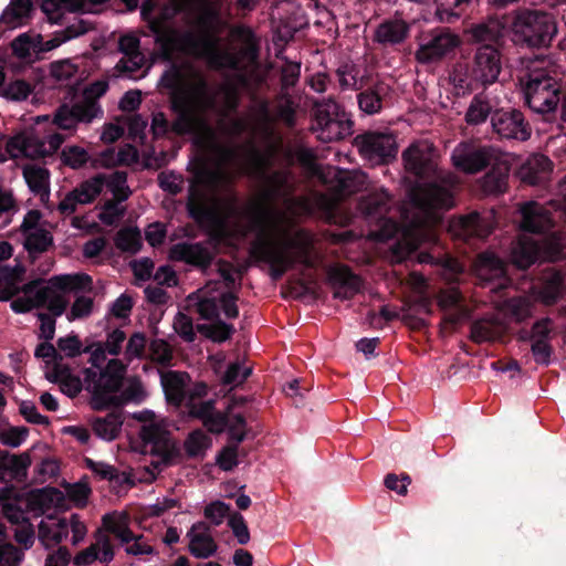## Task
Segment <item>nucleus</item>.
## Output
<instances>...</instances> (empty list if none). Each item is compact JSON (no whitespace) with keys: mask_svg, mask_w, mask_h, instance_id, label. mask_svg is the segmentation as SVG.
Here are the masks:
<instances>
[{"mask_svg":"<svg viewBox=\"0 0 566 566\" xmlns=\"http://www.w3.org/2000/svg\"><path fill=\"white\" fill-rule=\"evenodd\" d=\"M218 282H209L205 287L188 296V301L196 307L202 319L211 321L219 317L218 296L211 295Z\"/></svg>","mask_w":566,"mask_h":566,"instance_id":"30","label":"nucleus"},{"mask_svg":"<svg viewBox=\"0 0 566 566\" xmlns=\"http://www.w3.org/2000/svg\"><path fill=\"white\" fill-rule=\"evenodd\" d=\"M102 116L103 111L98 103L81 96L72 105H61L54 114L53 123L61 129L73 130L80 123L90 124Z\"/></svg>","mask_w":566,"mask_h":566,"instance_id":"14","label":"nucleus"},{"mask_svg":"<svg viewBox=\"0 0 566 566\" xmlns=\"http://www.w3.org/2000/svg\"><path fill=\"white\" fill-rule=\"evenodd\" d=\"M161 82L170 90L177 117L170 124L164 113H154V136L163 137L169 130L176 135L190 134L202 151V163L188 193L190 216L206 227L216 242L244 239L254 232L250 253L270 264V275L275 281L296 262L310 266L312 237L295 229L292 217L310 212L311 206L306 197H293L296 179L291 171L276 170L264 176L259 192L242 206L230 189L232 176L228 164L235 160L237 153L219 140L207 113L217 111L220 116L221 111H234L238 91L228 84L210 88L201 71L189 61L172 63Z\"/></svg>","mask_w":566,"mask_h":566,"instance_id":"1","label":"nucleus"},{"mask_svg":"<svg viewBox=\"0 0 566 566\" xmlns=\"http://www.w3.org/2000/svg\"><path fill=\"white\" fill-rule=\"evenodd\" d=\"M474 269L478 277L483 282H492L494 280H503L505 275V266L492 252H483L478 255Z\"/></svg>","mask_w":566,"mask_h":566,"instance_id":"36","label":"nucleus"},{"mask_svg":"<svg viewBox=\"0 0 566 566\" xmlns=\"http://www.w3.org/2000/svg\"><path fill=\"white\" fill-rule=\"evenodd\" d=\"M91 29L92 27L88 22L78 20L75 23L67 25L64 30L55 33L54 38L44 42L41 48H38V50L39 52L51 51L73 38L85 34Z\"/></svg>","mask_w":566,"mask_h":566,"instance_id":"46","label":"nucleus"},{"mask_svg":"<svg viewBox=\"0 0 566 566\" xmlns=\"http://www.w3.org/2000/svg\"><path fill=\"white\" fill-rule=\"evenodd\" d=\"M449 231L452 235L462 240L485 238L492 232L491 219L478 212H471L452 220Z\"/></svg>","mask_w":566,"mask_h":566,"instance_id":"22","label":"nucleus"},{"mask_svg":"<svg viewBox=\"0 0 566 566\" xmlns=\"http://www.w3.org/2000/svg\"><path fill=\"white\" fill-rule=\"evenodd\" d=\"M389 87L384 82H376L373 86L361 91L357 95L358 106L368 115L377 114L382 108V101L388 94Z\"/></svg>","mask_w":566,"mask_h":566,"instance_id":"38","label":"nucleus"},{"mask_svg":"<svg viewBox=\"0 0 566 566\" xmlns=\"http://www.w3.org/2000/svg\"><path fill=\"white\" fill-rule=\"evenodd\" d=\"M140 452L159 457L166 467L184 459H203L212 439L201 429L191 431L184 441V450L170 437L167 427H140Z\"/></svg>","mask_w":566,"mask_h":566,"instance_id":"5","label":"nucleus"},{"mask_svg":"<svg viewBox=\"0 0 566 566\" xmlns=\"http://www.w3.org/2000/svg\"><path fill=\"white\" fill-rule=\"evenodd\" d=\"M338 83L343 90H363V78H358V70L354 64H343L336 71Z\"/></svg>","mask_w":566,"mask_h":566,"instance_id":"58","label":"nucleus"},{"mask_svg":"<svg viewBox=\"0 0 566 566\" xmlns=\"http://www.w3.org/2000/svg\"><path fill=\"white\" fill-rule=\"evenodd\" d=\"M539 255V247L532 238L521 235L512 249V260L520 269L532 265Z\"/></svg>","mask_w":566,"mask_h":566,"instance_id":"44","label":"nucleus"},{"mask_svg":"<svg viewBox=\"0 0 566 566\" xmlns=\"http://www.w3.org/2000/svg\"><path fill=\"white\" fill-rule=\"evenodd\" d=\"M296 160L311 176H317L324 178L323 168L316 163L314 153L308 148H298L295 151Z\"/></svg>","mask_w":566,"mask_h":566,"instance_id":"64","label":"nucleus"},{"mask_svg":"<svg viewBox=\"0 0 566 566\" xmlns=\"http://www.w3.org/2000/svg\"><path fill=\"white\" fill-rule=\"evenodd\" d=\"M46 377L49 380L60 384L61 390L69 397H75L82 390L80 377L73 375L70 367L64 363H57L52 367Z\"/></svg>","mask_w":566,"mask_h":566,"instance_id":"42","label":"nucleus"},{"mask_svg":"<svg viewBox=\"0 0 566 566\" xmlns=\"http://www.w3.org/2000/svg\"><path fill=\"white\" fill-rule=\"evenodd\" d=\"M410 33V25L402 18L394 17L384 20L374 31V42L392 46L401 44L407 40Z\"/></svg>","mask_w":566,"mask_h":566,"instance_id":"25","label":"nucleus"},{"mask_svg":"<svg viewBox=\"0 0 566 566\" xmlns=\"http://www.w3.org/2000/svg\"><path fill=\"white\" fill-rule=\"evenodd\" d=\"M211 433L219 434L223 432L226 427H207ZM228 428V444L224 446L216 457V463L222 471L233 470L238 461V447L248 438L249 431L241 430L245 427H227Z\"/></svg>","mask_w":566,"mask_h":566,"instance_id":"21","label":"nucleus"},{"mask_svg":"<svg viewBox=\"0 0 566 566\" xmlns=\"http://www.w3.org/2000/svg\"><path fill=\"white\" fill-rule=\"evenodd\" d=\"M251 373V366H244L240 361L231 363L222 377V384L229 385L232 388L238 387L247 380Z\"/></svg>","mask_w":566,"mask_h":566,"instance_id":"60","label":"nucleus"},{"mask_svg":"<svg viewBox=\"0 0 566 566\" xmlns=\"http://www.w3.org/2000/svg\"><path fill=\"white\" fill-rule=\"evenodd\" d=\"M160 380L167 401L176 407L180 406L190 381L189 375L185 371L169 370L161 373Z\"/></svg>","mask_w":566,"mask_h":566,"instance_id":"32","label":"nucleus"},{"mask_svg":"<svg viewBox=\"0 0 566 566\" xmlns=\"http://www.w3.org/2000/svg\"><path fill=\"white\" fill-rule=\"evenodd\" d=\"M217 12L207 0H168L157 15L147 18L164 60L179 56L206 59L214 69H231L244 77L256 66L258 44L252 31L234 28L230 42L221 48L211 31Z\"/></svg>","mask_w":566,"mask_h":566,"instance_id":"2","label":"nucleus"},{"mask_svg":"<svg viewBox=\"0 0 566 566\" xmlns=\"http://www.w3.org/2000/svg\"><path fill=\"white\" fill-rule=\"evenodd\" d=\"M65 501L64 493L56 488L46 486L28 494V506L32 511L45 513L53 507H61Z\"/></svg>","mask_w":566,"mask_h":566,"instance_id":"34","label":"nucleus"},{"mask_svg":"<svg viewBox=\"0 0 566 566\" xmlns=\"http://www.w3.org/2000/svg\"><path fill=\"white\" fill-rule=\"evenodd\" d=\"M489 166L491 170L482 178V189L485 193H502L507 188L510 164L502 154Z\"/></svg>","mask_w":566,"mask_h":566,"instance_id":"31","label":"nucleus"},{"mask_svg":"<svg viewBox=\"0 0 566 566\" xmlns=\"http://www.w3.org/2000/svg\"><path fill=\"white\" fill-rule=\"evenodd\" d=\"M41 284L42 281L30 295L13 300L11 308L15 313H28L45 306L53 316H61L67 307V300L59 292L57 286L52 284V277L46 284Z\"/></svg>","mask_w":566,"mask_h":566,"instance_id":"12","label":"nucleus"},{"mask_svg":"<svg viewBox=\"0 0 566 566\" xmlns=\"http://www.w3.org/2000/svg\"><path fill=\"white\" fill-rule=\"evenodd\" d=\"M11 49L18 59L29 61L32 59L33 54L39 52L38 44L27 33L15 38L11 43Z\"/></svg>","mask_w":566,"mask_h":566,"instance_id":"61","label":"nucleus"},{"mask_svg":"<svg viewBox=\"0 0 566 566\" xmlns=\"http://www.w3.org/2000/svg\"><path fill=\"white\" fill-rule=\"evenodd\" d=\"M23 177L30 190L40 196L41 199L50 196V172L46 168L31 164L22 169Z\"/></svg>","mask_w":566,"mask_h":566,"instance_id":"41","label":"nucleus"},{"mask_svg":"<svg viewBox=\"0 0 566 566\" xmlns=\"http://www.w3.org/2000/svg\"><path fill=\"white\" fill-rule=\"evenodd\" d=\"M502 70L501 53L493 44L479 45L474 52L472 75L482 84L496 82Z\"/></svg>","mask_w":566,"mask_h":566,"instance_id":"19","label":"nucleus"},{"mask_svg":"<svg viewBox=\"0 0 566 566\" xmlns=\"http://www.w3.org/2000/svg\"><path fill=\"white\" fill-rule=\"evenodd\" d=\"M127 174L125 171H115L108 177L98 174L83 182L66 193L59 202L57 210L63 216L74 213L78 205H88L93 202L102 192L106 185L113 192L117 201H124L129 197V189L126 185Z\"/></svg>","mask_w":566,"mask_h":566,"instance_id":"7","label":"nucleus"},{"mask_svg":"<svg viewBox=\"0 0 566 566\" xmlns=\"http://www.w3.org/2000/svg\"><path fill=\"white\" fill-rule=\"evenodd\" d=\"M558 75L548 60H536L531 64L523 82L525 102L533 112L549 114L556 111L562 93Z\"/></svg>","mask_w":566,"mask_h":566,"instance_id":"6","label":"nucleus"},{"mask_svg":"<svg viewBox=\"0 0 566 566\" xmlns=\"http://www.w3.org/2000/svg\"><path fill=\"white\" fill-rule=\"evenodd\" d=\"M187 536L190 538L189 552L196 558H209L216 554L218 545L209 533L188 532Z\"/></svg>","mask_w":566,"mask_h":566,"instance_id":"48","label":"nucleus"},{"mask_svg":"<svg viewBox=\"0 0 566 566\" xmlns=\"http://www.w3.org/2000/svg\"><path fill=\"white\" fill-rule=\"evenodd\" d=\"M450 84L454 95L464 96L473 92L474 82L473 75L469 76L468 71L464 66H455L449 75Z\"/></svg>","mask_w":566,"mask_h":566,"instance_id":"53","label":"nucleus"},{"mask_svg":"<svg viewBox=\"0 0 566 566\" xmlns=\"http://www.w3.org/2000/svg\"><path fill=\"white\" fill-rule=\"evenodd\" d=\"M25 270L21 265H17L13 269L4 266L1 269L2 281L4 286L0 289V302H7L11 300L13 296L19 293H23L25 295H30L33 293L38 284L41 282L40 279L30 281L22 286H19V283L22 281V275Z\"/></svg>","mask_w":566,"mask_h":566,"instance_id":"26","label":"nucleus"},{"mask_svg":"<svg viewBox=\"0 0 566 566\" xmlns=\"http://www.w3.org/2000/svg\"><path fill=\"white\" fill-rule=\"evenodd\" d=\"M505 333L506 326L504 322L492 315L476 319L471 324L470 338L478 344L496 342L501 339Z\"/></svg>","mask_w":566,"mask_h":566,"instance_id":"28","label":"nucleus"},{"mask_svg":"<svg viewBox=\"0 0 566 566\" xmlns=\"http://www.w3.org/2000/svg\"><path fill=\"white\" fill-rule=\"evenodd\" d=\"M52 244V235L45 229H35L25 233L24 248L30 253H42Z\"/></svg>","mask_w":566,"mask_h":566,"instance_id":"57","label":"nucleus"},{"mask_svg":"<svg viewBox=\"0 0 566 566\" xmlns=\"http://www.w3.org/2000/svg\"><path fill=\"white\" fill-rule=\"evenodd\" d=\"M418 260L420 263H433L441 265V275L447 281H454L457 280L458 275L462 273V265L453 258L449 255L443 256H433L432 254L428 252H421L418 255Z\"/></svg>","mask_w":566,"mask_h":566,"instance_id":"47","label":"nucleus"},{"mask_svg":"<svg viewBox=\"0 0 566 566\" xmlns=\"http://www.w3.org/2000/svg\"><path fill=\"white\" fill-rule=\"evenodd\" d=\"M33 10L31 0H11L0 17V23L9 29L23 25Z\"/></svg>","mask_w":566,"mask_h":566,"instance_id":"40","label":"nucleus"},{"mask_svg":"<svg viewBox=\"0 0 566 566\" xmlns=\"http://www.w3.org/2000/svg\"><path fill=\"white\" fill-rule=\"evenodd\" d=\"M125 374L126 366L119 359L108 361L92 388L93 402L96 408H102L108 400V395L120 388Z\"/></svg>","mask_w":566,"mask_h":566,"instance_id":"20","label":"nucleus"},{"mask_svg":"<svg viewBox=\"0 0 566 566\" xmlns=\"http://www.w3.org/2000/svg\"><path fill=\"white\" fill-rule=\"evenodd\" d=\"M197 331L214 343H223L232 336L234 327L219 319L213 324H199L197 325Z\"/></svg>","mask_w":566,"mask_h":566,"instance_id":"54","label":"nucleus"},{"mask_svg":"<svg viewBox=\"0 0 566 566\" xmlns=\"http://www.w3.org/2000/svg\"><path fill=\"white\" fill-rule=\"evenodd\" d=\"M461 45L459 34L449 28H436L420 36L415 59L420 64L442 61Z\"/></svg>","mask_w":566,"mask_h":566,"instance_id":"11","label":"nucleus"},{"mask_svg":"<svg viewBox=\"0 0 566 566\" xmlns=\"http://www.w3.org/2000/svg\"><path fill=\"white\" fill-rule=\"evenodd\" d=\"M493 132L503 139L525 142L531 137L532 128L523 113L517 109L496 111L492 114Z\"/></svg>","mask_w":566,"mask_h":566,"instance_id":"18","label":"nucleus"},{"mask_svg":"<svg viewBox=\"0 0 566 566\" xmlns=\"http://www.w3.org/2000/svg\"><path fill=\"white\" fill-rule=\"evenodd\" d=\"M363 158L373 165H384L396 158L398 146L396 138L389 133L367 132L354 139Z\"/></svg>","mask_w":566,"mask_h":566,"instance_id":"13","label":"nucleus"},{"mask_svg":"<svg viewBox=\"0 0 566 566\" xmlns=\"http://www.w3.org/2000/svg\"><path fill=\"white\" fill-rule=\"evenodd\" d=\"M231 506L222 501H213L206 505L203 515L214 526H219L223 523L224 518L231 515Z\"/></svg>","mask_w":566,"mask_h":566,"instance_id":"63","label":"nucleus"},{"mask_svg":"<svg viewBox=\"0 0 566 566\" xmlns=\"http://www.w3.org/2000/svg\"><path fill=\"white\" fill-rule=\"evenodd\" d=\"M30 464L31 459L27 452L15 455L0 450V481L10 479L17 482H24Z\"/></svg>","mask_w":566,"mask_h":566,"instance_id":"27","label":"nucleus"},{"mask_svg":"<svg viewBox=\"0 0 566 566\" xmlns=\"http://www.w3.org/2000/svg\"><path fill=\"white\" fill-rule=\"evenodd\" d=\"M461 293L455 287H449L442 290L438 295V304L447 312L444 322L449 324H457L464 316H467V310L461 304Z\"/></svg>","mask_w":566,"mask_h":566,"instance_id":"35","label":"nucleus"},{"mask_svg":"<svg viewBox=\"0 0 566 566\" xmlns=\"http://www.w3.org/2000/svg\"><path fill=\"white\" fill-rule=\"evenodd\" d=\"M256 408L244 397H233L224 409L227 415V424L235 422V424H245L247 422L256 421Z\"/></svg>","mask_w":566,"mask_h":566,"instance_id":"37","label":"nucleus"},{"mask_svg":"<svg viewBox=\"0 0 566 566\" xmlns=\"http://www.w3.org/2000/svg\"><path fill=\"white\" fill-rule=\"evenodd\" d=\"M471 0H455L452 7L438 6L434 17L442 23H454L458 21L471 6Z\"/></svg>","mask_w":566,"mask_h":566,"instance_id":"56","label":"nucleus"},{"mask_svg":"<svg viewBox=\"0 0 566 566\" xmlns=\"http://www.w3.org/2000/svg\"><path fill=\"white\" fill-rule=\"evenodd\" d=\"M504 25L497 19H489L484 22L473 24L469 30L470 41L483 45L493 44L496 46L503 38Z\"/></svg>","mask_w":566,"mask_h":566,"instance_id":"33","label":"nucleus"},{"mask_svg":"<svg viewBox=\"0 0 566 566\" xmlns=\"http://www.w3.org/2000/svg\"><path fill=\"white\" fill-rule=\"evenodd\" d=\"M62 163L72 168L80 169L84 167L88 161H91V157L86 149L80 146H66L61 153Z\"/></svg>","mask_w":566,"mask_h":566,"instance_id":"59","label":"nucleus"},{"mask_svg":"<svg viewBox=\"0 0 566 566\" xmlns=\"http://www.w3.org/2000/svg\"><path fill=\"white\" fill-rule=\"evenodd\" d=\"M391 198L385 190H379L363 198L359 209L370 221H384L382 228L375 234L377 240L384 241L390 239L397 232L396 222L387 219L390 210Z\"/></svg>","mask_w":566,"mask_h":566,"instance_id":"15","label":"nucleus"},{"mask_svg":"<svg viewBox=\"0 0 566 566\" xmlns=\"http://www.w3.org/2000/svg\"><path fill=\"white\" fill-rule=\"evenodd\" d=\"M562 290L563 275L554 271L546 274L543 286L538 292V297L545 305H552L560 297Z\"/></svg>","mask_w":566,"mask_h":566,"instance_id":"50","label":"nucleus"},{"mask_svg":"<svg viewBox=\"0 0 566 566\" xmlns=\"http://www.w3.org/2000/svg\"><path fill=\"white\" fill-rule=\"evenodd\" d=\"M216 254L214 249L207 242L182 241L170 247L168 258L206 272L211 266Z\"/></svg>","mask_w":566,"mask_h":566,"instance_id":"17","label":"nucleus"},{"mask_svg":"<svg viewBox=\"0 0 566 566\" xmlns=\"http://www.w3.org/2000/svg\"><path fill=\"white\" fill-rule=\"evenodd\" d=\"M502 153L492 146L475 147L460 144L454 148L451 159L455 168L467 174H475L496 160Z\"/></svg>","mask_w":566,"mask_h":566,"instance_id":"16","label":"nucleus"},{"mask_svg":"<svg viewBox=\"0 0 566 566\" xmlns=\"http://www.w3.org/2000/svg\"><path fill=\"white\" fill-rule=\"evenodd\" d=\"M298 104L287 92H281L272 102L261 101L253 104L241 117H229L230 112L221 111L217 120V130L228 137L247 134L264 145L265 151L259 150L251 142L242 146H229L237 153L235 160L228 164V170H240L251 175H263L270 157L282 145V136L276 123L289 128L296 125Z\"/></svg>","mask_w":566,"mask_h":566,"instance_id":"4","label":"nucleus"},{"mask_svg":"<svg viewBox=\"0 0 566 566\" xmlns=\"http://www.w3.org/2000/svg\"><path fill=\"white\" fill-rule=\"evenodd\" d=\"M334 177L337 182L335 190L339 198L365 189L368 182L367 175L360 170L334 171Z\"/></svg>","mask_w":566,"mask_h":566,"instance_id":"39","label":"nucleus"},{"mask_svg":"<svg viewBox=\"0 0 566 566\" xmlns=\"http://www.w3.org/2000/svg\"><path fill=\"white\" fill-rule=\"evenodd\" d=\"M494 104L486 92H481L472 98L464 115L469 125H480L486 122L491 115Z\"/></svg>","mask_w":566,"mask_h":566,"instance_id":"43","label":"nucleus"},{"mask_svg":"<svg viewBox=\"0 0 566 566\" xmlns=\"http://www.w3.org/2000/svg\"><path fill=\"white\" fill-rule=\"evenodd\" d=\"M437 159L433 145L427 140L413 143L402 153L407 171L420 178H433L434 181L411 190L410 203L403 211L405 247L398 243L394 249L396 261H400L403 254H409L422 243L436 242V227L441 220L440 210L453 207L450 188L458 182L457 177L441 170Z\"/></svg>","mask_w":566,"mask_h":566,"instance_id":"3","label":"nucleus"},{"mask_svg":"<svg viewBox=\"0 0 566 566\" xmlns=\"http://www.w3.org/2000/svg\"><path fill=\"white\" fill-rule=\"evenodd\" d=\"M512 30L517 42L530 48H545L555 36L557 24L552 13L523 10L516 14Z\"/></svg>","mask_w":566,"mask_h":566,"instance_id":"8","label":"nucleus"},{"mask_svg":"<svg viewBox=\"0 0 566 566\" xmlns=\"http://www.w3.org/2000/svg\"><path fill=\"white\" fill-rule=\"evenodd\" d=\"M315 122L312 126L317 138L331 143L350 134L352 122L345 117L339 104L333 98H323L313 104Z\"/></svg>","mask_w":566,"mask_h":566,"instance_id":"9","label":"nucleus"},{"mask_svg":"<svg viewBox=\"0 0 566 566\" xmlns=\"http://www.w3.org/2000/svg\"><path fill=\"white\" fill-rule=\"evenodd\" d=\"M115 245L123 252L136 253L142 247L140 232L137 229H120L115 237Z\"/></svg>","mask_w":566,"mask_h":566,"instance_id":"55","label":"nucleus"},{"mask_svg":"<svg viewBox=\"0 0 566 566\" xmlns=\"http://www.w3.org/2000/svg\"><path fill=\"white\" fill-rule=\"evenodd\" d=\"M92 283V277L85 273L52 276V284L57 286L59 291H91Z\"/></svg>","mask_w":566,"mask_h":566,"instance_id":"51","label":"nucleus"},{"mask_svg":"<svg viewBox=\"0 0 566 566\" xmlns=\"http://www.w3.org/2000/svg\"><path fill=\"white\" fill-rule=\"evenodd\" d=\"M533 306L534 303L531 297L517 296L507 300L503 305V311L505 315L520 323L532 316Z\"/></svg>","mask_w":566,"mask_h":566,"instance_id":"49","label":"nucleus"},{"mask_svg":"<svg viewBox=\"0 0 566 566\" xmlns=\"http://www.w3.org/2000/svg\"><path fill=\"white\" fill-rule=\"evenodd\" d=\"M522 216L521 229L532 233H542L552 228L551 213L536 201L523 202L518 206Z\"/></svg>","mask_w":566,"mask_h":566,"instance_id":"23","label":"nucleus"},{"mask_svg":"<svg viewBox=\"0 0 566 566\" xmlns=\"http://www.w3.org/2000/svg\"><path fill=\"white\" fill-rule=\"evenodd\" d=\"M63 142L64 136L59 133L41 137L33 130H27L10 137L6 150L11 158H43L54 154Z\"/></svg>","mask_w":566,"mask_h":566,"instance_id":"10","label":"nucleus"},{"mask_svg":"<svg viewBox=\"0 0 566 566\" xmlns=\"http://www.w3.org/2000/svg\"><path fill=\"white\" fill-rule=\"evenodd\" d=\"M188 413L191 419L202 421L203 424H227V415L223 411H217L214 401L192 402L188 406Z\"/></svg>","mask_w":566,"mask_h":566,"instance_id":"45","label":"nucleus"},{"mask_svg":"<svg viewBox=\"0 0 566 566\" xmlns=\"http://www.w3.org/2000/svg\"><path fill=\"white\" fill-rule=\"evenodd\" d=\"M103 526L106 530V532L113 534L115 537H117L122 543L128 544L136 539L135 534L132 532V530L119 522H117L113 516L109 514H106L103 516Z\"/></svg>","mask_w":566,"mask_h":566,"instance_id":"62","label":"nucleus"},{"mask_svg":"<svg viewBox=\"0 0 566 566\" xmlns=\"http://www.w3.org/2000/svg\"><path fill=\"white\" fill-rule=\"evenodd\" d=\"M552 161L544 155H533L522 165L518 171L521 180L531 186H537L548 180Z\"/></svg>","mask_w":566,"mask_h":566,"instance_id":"29","label":"nucleus"},{"mask_svg":"<svg viewBox=\"0 0 566 566\" xmlns=\"http://www.w3.org/2000/svg\"><path fill=\"white\" fill-rule=\"evenodd\" d=\"M33 88L30 82L15 78L2 85L0 96L10 102H22L32 94Z\"/></svg>","mask_w":566,"mask_h":566,"instance_id":"52","label":"nucleus"},{"mask_svg":"<svg viewBox=\"0 0 566 566\" xmlns=\"http://www.w3.org/2000/svg\"><path fill=\"white\" fill-rule=\"evenodd\" d=\"M328 277L334 289V296L340 300L352 298L360 291L361 280L346 265H334L328 270Z\"/></svg>","mask_w":566,"mask_h":566,"instance_id":"24","label":"nucleus"}]
</instances>
